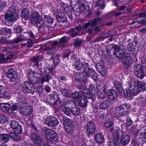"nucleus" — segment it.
<instances>
[{
    "label": "nucleus",
    "instance_id": "obj_1",
    "mask_svg": "<svg viewBox=\"0 0 146 146\" xmlns=\"http://www.w3.org/2000/svg\"><path fill=\"white\" fill-rule=\"evenodd\" d=\"M83 85L81 87L82 90V93L88 99H91L92 101H94L96 99V88L95 86L91 85L90 86L89 90L87 88L86 82H83Z\"/></svg>",
    "mask_w": 146,
    "mask_h": 146
},
{
    "label": "nucleus",
    "instance_id": "obj_2",
    "mask_svg": "<svg viewBox=\"0 0 146 146\" xmlns=\"http://www.w3.org/2000/svg\"><path fill=\"white\" fill-rule=\"evenodd\" d=\"M129 86L135 91L137 93H140L141 90H146V82L142 83L141 81L134 79H130L129 83Z\"/></svg>",
    "mask_w": 146,
    "mask_h": 146
},
{
    "label": "nucleus",
    "instance_id": "obj_3",
    "mask_svg": "<svg viewBox=\"0 0 146 146\" xmlns=\"http://www.w3.org/2000/svg\"><path fill=\"white\" fill-rule=\"evenodd\" d=\"M123 132L122 131H119L116 133L115 137V141L116 144H119L120 143L123 145L128 144L130 140V137L127 135H125L123 136L122 135Z\"/></svg>",
    "mask_w": 146,
    "mask_h": 146
},
{
    "label": "nucleus",
    "instance_id": "obj_4",
    "mask_svg": "<svg viewBox=\"0 0 146 146\" xmlns=\"http://www.w3.org/2000/svg\"><path fill=\"white\" fill-rule=\"evenodd\" d=\"M48 103L52 106H55L54 107L56 111L59 110L61 107L62 102H59L57 105V103L59 101L58 96L56 93H54L49 95L48 96Z\"/></svg>",
    "mask_w": 146,
    "mask_h": 146
},
{
    "label": "nucleus",
    "instance_id": "obj_5",
    "mask_svg": "<svg viewBox=\"0 0 146 146\" xmlns=\"http://www.w3.org/2000/svg\"><path fill=\"white\" fill-rule=\"evenodd\" d=\"M76 68L78 70L83 71L78 73H96L94 69L90 68V66L87 63H85L84 64L78 63L76 64Z\"/></svg>",
    "mask_w": 146,
    "mask_h": 146
},
{
    "label": "nucleus",
    "instance_id": "obj_6",
    "mask_svg": "<svg viewBox=\"0 0 146 146\" xmlns=\"http://www.w3.org/2000/svg\"><path fill=\"white\" fill-rule=\"evenodd\" d=\"M46 136V138L52 142H56L58 138L57 134L54 130L45 128L43 130Z\"/></svg>",
    "mask_w": 146,
    "mask_h": 146
},
{
    "label": "nucleus",
    "instance_id": "obj_7",
    "mask_svg": "<svg viewBox=\"0 0 146 146\" xmlns=\"http://www.w3.org/2000/svg\"><path fill=\"white\" fill-rule=\"evenodd\" d=\"M43 16L44 19L42 25L44 27H49L53 28H55L56 24V22H54V19L49 15H44Z\"/></svg>",
    "mask_w": 146,
    "mask_h": 146
},
{
    "label": "nucleus",
    "instance_id": "obj_8",
    "mask_svg": "<svg viewBox=\"0 0 146 146\" xmlns=\"http://www.w3.org/2000/svg\"><path fill=\"white\" fill-rule=\"evenodd\" d=\"M30 19L33 24L38 25L42 21V17L38 12L35 11L31 13Z\"/></svg>",
    "mask_w": 146,
    "mask_h": 146
},
{
    "label": "nucleus",
    "instance_id": "obj_9",
    "mask_svg": "<svg viewBox=\"0 0 146 146\" xmlns=\"http://www.w3.org/2000/svg\"><path fill=\"white\" fill-rule=\"evenodd\" d=\"M120 58L125 60L124 61L123 65L125 68H128L133 63V61L131 56L130 54L127 52H124V55Z\"/></svg>",
    "mask_w": 146,
    "mask_h": 146
},
{
    "label": "nucleus",
    "instance_id": "obj_10",
    "mask_svg": "<svg viewBox=\"0 0 146 146\" xmlns=\"http://www.w3.org/2000/svg\"><path fill=\"white\" fill-rule=\"evenodd\" d=\"M120 46L113 44V45L112 46L113 51L112 52V54L115 55L117 58H120L124 55L125 52H123L122 51H120L121 48Z\"/></svg>",
    "mask_w": 146,
    "mask_h": 146
},
{
    "label": "nucleus",
    "instance_id": "obj_11",
    "mask_svg": "<svg viewBox=\"0 0 146 146\" xmlns=\"http://www.w3.org/2000/svg\"><path fill=\"white\" fill-rule=\"evenodd\" d=\"M45 122L49 126L53 127L56 126L59 123L58 119L55 117L52 116L48 117Z\"/></svg>",
    "mask_w": 146,
    "mask_h": 146
},
{
    "label": "nucleus",
    "instance_id": "obj_12",
    "mask_svg": "<svg viewBox=\"0 0 146 146\" xmlns=\"http://www.w3.org/2000/svg\"><path fill=\"white\" fill-rule=\"evenodd\" d=\"M32 140L36 146H41L42 144V138L37 134L33 133L31 134Z\"/></svg>",
    "mask_w": 146,
    "mask_h": 146
},
{
    "label": "nucleus",
    "instance_id": "obj_13",
    "mask_svg": "<svg viewBox=\"0 0 146 146\" xmlns=\"http://www.w3.org/2000/svg\"><path fill=\"white\" fill-rule=\"evenodd\" d=\"M32 140L36 146H41L42 144V138L37 134L33 133L31 134Z\"/></svg>",
    "mask_w": 146,
    "mask_h": 146
},
{
    "label": "nucleus",
    "instance_id": "obj_14",
    "mask_svg": "<svg viewBox=\"0 0 146 146\" xmlns=\"http://www.w3.org/2000/svg\"><path fill=\"white\" fill-rule=\"evenodd\" d=\"M96 131V125L94 123L89 121L86 125V133L88 135L93 134Z\"/></svg>",
    "mask_w": 146,
    "mask_h": 146
},
{
    "label": "nucleus",
    "instance_id": "obj_15",
    "mask_svg": "<svg viewBox=\"0 0 146 146\" xmlns=\"http://www.w3.org/2000/svg\"><path fill=\"white\" fill-rule=\"evenodd\" d=\"M19 111L21 114L25 115H30L33 113V110L31 106H26L21 108Z\"/></svg>",
    "mask_w": 146,
    "mask_h": 146
},
{
    "label": "nucleus",
    "instance_id": "obj_16",
    "mask_svg": "<svg viewBox=\"0 0 146 146\" xmlns=\"http://www.w3.org/2000/svg\"><path fill=\"white\" fill-rule=\"evenodd\" d=\"M22 90L25 93H33V90L28 82H25L22 84Z\"/></svg>",
    "mask_w": 146,
    "mask_h": 146
},
{
    "label": "nucleus",
    "instance_id": "obj_17",
    "mask_svg": "<svg viewBox=\"0 0 146 146\" xmlns=\"http://www.w3.org/2000/svg\"><path fill=\"white\" fill-rule=\"evenodd\" d=\"M138 94L137 92H135V91L132 89L130 86H129V88L124 92L125 97L129 99H131L134 96Z\"/></svg>",
    "mask_w": 146,
    "mask_h": 146
},
{
    "label": "nucleus",
    "instance_id": "obj_18",
    "mask_svg": "<svg viewBox=\"0 0 146 146\" xmlns=\"http://www.w3.org/2000/svg\"><path fill=\"white\" fill-rule=\"evenodd\" d=\"M84 74H76L75 75V78L77 80L79 81L80 84L79 85V88H81V87L83 85V82L84 81L86 82V77L85 76H84Z\"/></svg>",
    "mask_w": 146,
    "mask_h": 146
},
{
    "label": "nucleus",
    "instance_id": "obj_19",
    "mask_svg": "<svg viewBox=\"0 0 146 146\" xmlns=\"http://www.w3.org/2000/svg\"><path fill=\"white\" fill-rule=\"evenodd\" d=\"M53 60L54 62V65H52L51 67H50L48 69L49 71L48 73H50L49 72H51L52 71L60 62V57L58 55H56L54 58L53 56Z\"/></svg>",
    "mask_w": 146,
    "mask_h": 146
},
{
    "label": "nucleus",
    "instance_id": "obj_20",
    "mask_svg": "<svg viewBox=\"0 0 146 146\" xmlns=\"http://www.w3.org/2000/svg\"><path fill=\"white\" fill-rule=\"evenodd\" d=\"M56 16V19L59 23H67V18L64 13L61 12L60 13H58Z\"/></svg>",
    "mask_w": 146,
    "mask_h": 146
},
{
    "label": "nucleus",
    "instance_id": "obj_21",
    "mask_svg": "<svg viewBox=\"0 0 146 146\" xmlns=\"http://www.w3.org/2000/svg\"><path fill=\"white\" fill-rule=\"evenodd\" d=\"M70 121L69 119H65L64 121V126L66 132L70 133L73 131L72 125L70 124Z\"/></svg>",
    "mask_w": 146,
    "mask_h": 146
},
{
    "label": "nucleus",
    "instance_id": "obj_22",
    "mask_svg": "<svg viewBox=\"0 0 146 146\" xmlns=\"http://www.w3.org/2000/svg\"><path fill=\"white\" fill-rule=\"evenodd\" d=\"M11 106L7 103H2L0 104V108L3 111L9 113H11V111H10Z\"/></svg>",
    "mask_w": 146,
    "mask_h": 146
},
{
    "label": "nucleus",
    "instance_id": "obj_23",
    "mask_svg": "<svg viewBox=\"0 0 146 146\" xmlns=\"http://www.w3.org/2000/svg\"><path fill=\"white\" fill-rule=\"evenodd\" d=\"M86 2L85 0H82L80 1L79 9L82 13H85L86 11H88L90 9L89 6L86 5Z\"/></svg>",
    "mask_w": 146,
    "mask_h": 146
},
{
    "label": "nucleus",
    "instance_id": "obj_24",
    "mask_svg": "<svg viewBox=\"0 0 146 146\" xmlns=\"http://www.w3.org/2000/svg\"><path fill=\"white\" fill-rule=\"evenodd\" d=\"M35 74H29L28 79L33 84H36L39 80L40 78L35 76Z\"/></svg>",
    "mask_w": 146,
    "mask_h": 146
},
{
    "label": "nucleus",
    "instance_id": "obj_25",
    "mask_svg": "<svg viewBox=\"0 0 146 146\" xmlns=\"http://www.w3.org/2000/svg\"><path fill=\"white\" fill-rule=\"evenodd\" d=\"M95 65L97 70L99 73H105L104 71V68L103 64H102V62L101 61L98 60L96 61Z\"/></svg>",
    "mask_w": 146,
    "mask_h": 146
},
{
    "label": "nucleus",
    "instance_id": "obj_26",
    "mask_svg": "<svg viewBox=\"0 0 146 146\" xmlns=\"http://www.w3.org/2000/svg\"><path fill=\"white\" fill-rule=\"evenodd\" d=\"M10 11L11 12L10 13V21L13 22L17 20L18 18V15L16 12L15 9H12Z\"/></svg>",
    "mask_w": 146,
    "mask_h": 146
},
{
    "label": "nucleus",
    "instance_id": "obj_27",
    "mask_svg": "<svg viewBox=\"0 0 146 146\" xmlns=\"http://www.w3.org/2000/svg\"><path fill=\"white\" fill-rule=\"evenodd\" d=\"M30 12L26 8H23L21 12V17L25 20L29 19Z\"/></svg>",
    "mask_w": 146,
    "mask_h": 146
},
{
    "label": "nucleus",
    "instance_id": "obj_28",
    "mask_svg": "<svg viewBox=\"0 0 146 146\" xmlns=\"http://www.w3.org/2000/svg\"><path fill=\"white\" fill-rule=\"evenodd\" d=\"M107 95L109 96L111 100H113L116 98L117 94L116 92L113 90L110 89L107 93Z\"/></svg>",
    "mask_w": 146,
    "mask_h": 146
},
{
    "label": "nucleus",
    "instance_id": "obj_29",
    "mask_svg": "<svg viewBox=\"0 0 146 146\" xmlns=\"http://www.w3.org/2000/svg\"><path fill=\"white\" fill-rule=\"evenodd\" d=\"M81 98V100L79 101V104L82 107H86L87 105V98L86 96H85L83 94Z\"/></svg>",
    "mask_w": 146,
    "mask_h": 146
},
{
    "label": "nucleus",
    "instance_id": "obj_30",
    "mask_svg": "<svg viewBox=\"0 0 146 146\" xmlns=\"http://www.w3.org/2000/svg\"><path fill=\"white\" fill-rule=\"evenodd\" d=\"M110 102L108 101H102L99 104V108L101 109H106L109 107Z\"/></svg>",
    "mask_w": 146,
    "mask_h": 146
},
{
    "label": "nucleus",
    "instance_id": "obj_31",
    "mask_svg": "<svg viewBox=\"0 0 146 146\" xmlns=\"http://www.w3.org/2000/svg\"><path fill=\"white\" fill-rule=\"evenodd\" d=\"M11 33V29H8L6 27H2L0 29V35H7Z\"/></svg>",
    "mask_w": 146,
    "mask_h": 146
},
{
    "label": "nucleus",
    "instance_id": "obj_32",
    "mask_svg": "<svg viewBox=\"0 0 146 146\" xmlns=\"http://www.w3.org/2000/svg\"><path fill=\"white\" fill-rule=\"evenodd\" d=\"M115 112V116L117 117L126 115V112H123V110L120 107L117 108Z\"/></svg>",
    "mask_w": 146,
    "mask_h": 146
},
{
    "label": "nucleus",
    "instance_id": "obj_33",
    "mask_svg": "<svg viewBox=\"0 0 146 146\" xmlns=\"http://www.w3.org/2000/svg\"><path fill=\"white\" fill-rule=\"evenodd\" d=\"M134 73L135 72L137 73H144L145 70L142 68L141 65L139 64L136 65L134 67Z\"/></svg>",
    "mask_w": 146,
    "mask_h": 146
},
{
    "label": "nucleus",
    "instance_id": "obj_34",
    "mask_svg": "<svg viewBox=\"0 0 146 146\" xmlns=\"http://www.w3.org/2000/svg\"><path fill=\"white\" fill-rule=\"evenodd\" d=\"M9 121L8 117L4 115H1L0 117V122L3 125L7 124Z\"/></svg>",
    "mask_w": 146,
    "mask_h": 146
},
{
    "label": "nucleus",
    "instance_id": "obj_35",
    "mask_svg": "<svg viewBox=\"0 0 146 146\" xmlns=\"http://www.w3.org/2000/svg\"><path fill=\"white\" fill-rule=\"evenodd\" d=\"M95 139L96 141L99 143H102L104 141L103 136L100 133H98L96 135Z\"/></svg>",
    "mask_w": 146,
    "mask_h": 146
},
{
    "label": "nucleus",
    "instance_id": "obj_36",
    "mask_svg": "<svg viewBox=\"0 0 146 146\" xmlns=\"http://www.w3.org/2000/svg\"><path fill=\"white\" fill-rule=\"evenodd\" d=\"M138 43L137 41L135 39L133 40V41L132 42L131 46H130V48L131 49L129 50L130 52H131L132 54H133L134 53L136 49V45Z\"/></svg>",
    "mask_w": 146,
    "mask_h": 146
},
{
    "label": "nucleus",
    "instance_id": "obj_37",
    "mask_svg": "<svg viewBox=\"0 0 146 146\" xmlns=\"http://www.w3.org/2000/svg\"><path fill=\"white\" fill-rule=\"evenodd\" d=\"M17 101L20 102H21L23 104H26L27 102V100L25 97L21 94L19 93L17 96Z\"/></svg>",
    "mask_w": 146,
    "mask_h": 146
},
{
    "label": "nucleus",
    "instance_id": "obj_38",
    "mask_svg": "<svg viewBox=\"0 0 146 146\" xmlns=\"http://www.w3.org/2000/svg\"><path fill=\"white\" fill-rule=\"evenodd\" d=\"M25 38L24 36L21 35L18 36L17 38L13 39L11 41V43L12 44H17L20 42L22 41Z\"/></svg>",
    "mask_w": 146,
    "mask_h": 146
},
{
    "label": "nucleus",
    "instance_id": "obj_39",
    "mask_svg": "<svg viewBox=\"0 0 146 146\" xmlns=\"http://www.w3.org/2000/svg\"><path fill=\"white\" fill-rule=\"evenodd\" d=\"M10 137L12 140L15 141H18L20 139V138L19 135L13 132L10 133L9 134Z\"/></svg>",
    "mask_w": 146,
    "mask_h": 146
},
{
    "label": "nucleus",
    "instance_id": "obj_40",
    "mask_svg": "<svg viewBox=\"0 0 146 146\" xmlns=\"http://www.w3.org/2000/svg\"><path fill=\"white\" fill-rule=\"evenodd\" d=\"M74 105L75 103L72 101L70 100H67L64 102V103L63 104V106L71 108Z\"/></svg>",
    "mask_w": 146,
    "mask_h": 146
},
{
    "label": "nucleus",
    "instance_id": "obj_41",
    "mask_svg": "<svg viewBox=\"0 0 146 146\" xmlns=\"http://www.w3.org/2000/svg\"><path fill=\"white\" fill-rule=\"evenodd\" d=\"M9 138V135L7 134H2L0 135V139L5 143L7 142Z\"/></svg>",
    "mask_w": 146,
    "mask_h": 146
},
{
    "label": "nucleus",
    "instance_id": "obj_42",
    "mask_svg": "<svg viewBox=\"0 0 146 146\" xmlns=\"http://www.w3.org/2000/svg\"><path fill=\"white\" fill-rule=\"evenodd\" d=\"M72 96L74 100L77 101L81 98L82 96L79 92H76L73 93L72 95Z\"/></svg>",
    "mask_w": 146,
    "mask_h": 146
},
{
    "label": "nucleus",
    "instance_id": "obj_43",
    "mask_svg": "<svg viewBox=\"0 0 146 146\" xmlns=\"http://www.w3.org/2000/svg\"><path fill=\"white\" fill-rule=\"evenodd\" d=\"M113 125V123L111 121L108 119H107L106 120L104 126L106 128L109 129Z\"/></svg>",
    "mask_w": 146,
    "mask_h": 146
},
{
    "label": "nucleus",
    "instance_id": "obj_44",
    "mask_svg": "<svg viewBox=\"0 0 146 146\" xmlns=\"http://www.w3.org/2000/svg\"><path fill=\"white\" fill-rule=\"evenodd\" d=\"M114 85L115 88L120 92H121L122 90L121 84L119 82L116 81L114 82Z\"/></svg>",
    "mask_w": 146,
    "mask_h": 146
},
{
    "label": "nucleus",
    "instance_id": "obj_45",
    "mask_svg": "<svg viewBox=\"0 0 146 146\" xmlns=\"http://www.w3.org/2000/svg\"><path fill=\"white\" fill-rule=\"evenodd\" d=\"M62 107L63 108L62 109L63 112L66 115L68 116H70L71 114V110L70 108L64 106Z\"/></svg>",
    "mask_w": 146,
    "mask_h": 146
},
{
    "label": "nucleus",
    "instance_id": "obj_46",
    "mask_svg": "<svg viewBox=\"0 0 146 146\" xmlns=\"http://www.w3.org/2000/svg\"><path fill=\"white\" fill-rule=\"evenodd\" d=\"M6 76L10 78L11 82H13L17 78L16 74H6Z\"/></svg>",
    "mask_w": 146,
    "mask_h": 146
},
{
    "label": "nucleus",
    "instance_id": "obj_47",
    "mask_svg": "<svg viewBox=\"0 0 146 146\" xmlns=\"http://www.w3.org/2000/svg\"><path fill=\"white\" fill-rule=\"evenodd\" d=\"M100 87V86H99L97 87L98 90H98L97 92V95H98L99 98H103L104 96V94L106 92L105 89V88L104 89L103 92L102 93V90H101L100 89H99Z\"/></svg>",
    "mask_w": 146,
    "mask_h": 146
},
{
    "label": "nucleus",
    "instance_id": "obj_48",
    "mask_svg": "<svg viewBox=\"0 0 146 146\" xmlns=\"http://www.w3.org/2000/svg\"><path fill=\"white\" fill-rule=\"evenodd\" d=\"M76 31L74 28H72L69 29V34L72 37H74L78 35V33Z\"/></svg>",
    "mask_w": 146,
    "mask_h": 146
},
{
    "label": "nucleus",
    "instance_id": "obj_49",
    "mask_svg": "<svg viewBox=\"0 0 146 146\" xmlns=\"http://www.w3.org/2000/svg\"><path fill=\"white\" fill-rule=\"evenodd\" d=\"M121 109H122L123 112H126V115L129 110V106L126 104H121L119 107Z\"/></svg>",
    "mask_w": 146,
    "mask_h": 146
},
{
    "label": "nucleus",
    "instance_id": "obj_50",
    "mask_svg": "<svg viewBox=\"0 0 146 146\" xmlns=\"http://www.w3.org/2000/svg\"><path fill=\"white\" fill-rule=\"evenodd\" d=\"M71 112L74 115H79L80 113V109L77 107H74L72 109Z\"/></svg>",
    "mask_w": 146,
    "mask_h": 146
},
{
    "label": "nucleus",
    "instance_id": "obj_51",
    "mask_svg": "<svg viewBox=\"0 0 146 146\" xmlns=\"http://www.w3.org/2000/svg\"><path fill=\"white\" fill-rule=\"evenodd\" d=\"M115 12V11H113L109 13V16L111 17H112L115 16V17H117L122 14H123V12L121 13V12L119 11L118 12L114 13Z\"/></svg>",
    "mask_w": 146,
    "mask_h": 146
},
{
    "label": "nucleus",
    "instance_id": "obj_52",
    "mask_svg": "<svg viewBox=\"0 0 146 146\" xmlns=\"http://www.w3.org/2000/svg\"><path fill=\"white\" fill-rule=\"evenodd\" d=\"M101 18L98 17L93 20L91 23V27L92 28L97 25L98 22L99 21Z\"/></svg>",
    "mask_w": 146,
    "mask_h": 146
},
{
    "label": "nucleus",
    "instance_id": "obj_53",
    "mask_svg": "<svg viewBox=\"0 0 146 146\" xmlns=\"http://www.w3.org/2000/svg\"><path fill=\"white\" fill-rule=\"evenodd\" d=\"M82 42V40L77 37L74 40V46L76 47L80 46Z\"/></svg>",
    "mask_w": 146,
    "mask_h": 146
},
{
    "label": "nucleus",
    "instance_id": "obj_54",
    "mask_svg": "<svg viewBox=\"0 0 146 146\" xmlns=\"http://www.w3.org/2000/svg\"><path fill=\"white\" fill-rule=\"evenodd\" d=\"M60 91L61 94L67 98L70 96L69 93L66 89L60 88Z\"/></svg>",
    "mask_w": 146,
    "mask_h": 146
},
{
    "label": "nucleus",
    "instance_id": "obj_55",
    "mask_svg": "<svg viewBox=\"0 0 146 146\" xmlns=\"http://www.w3.org/2000/svg\"><path fill=\"white\" fill-rule=\"evenodd\" d=\"M13 31L15 33H20L23 31L22 27L19 26H17L15 28H13Z\"/></svg>",
    "mask_w": 146,
    "mask_h": 146
},
{
    "label": "nucleus",
    "instance_id": "obj_56",
    "mask_svg": "<svg viewBox=\"0 0 146 146\" xmlns=\"http://www.w3.org/2000/svg\"><path fill=\"white\" fill-rule=\"evenodd\" d=\"M68 40L67 36H64L59 40V43L60 44H63L66 43Z\"/></svg>",
    "mask_w": 146,
    "mask_h": 146
},
{
    "label": "nucleus",
    "instance_id": "obj_57",
    "mask_svg": "<svg viewBox=\"0 0 146 146\" xmlns=\"http://www.w3.org/2000/svg\"><path fill=\"white\" fill-rule=\"evenodd\" d=\"M11 127L13 129H14L17 126L19 125L18 121L15 120H12L11 121L10 124Z\"/></svg>",
    "mask_w": 146,
    "mask_h": 146
},
{
    "label": "nucleus",
    "instance_id": "obj_58",
    "mask_svg": "<svg viewBox=\"0 0 146 146\" xmlns=\"http://www.w3.org/2000/svg\"><path fill=\"white\" fill-rule=\"evenodd\" d=\"M13 131L15 133L17 134H20L22 132V130L21 126L19 124L18 125Z\"/></svg>",
    "mask_w": 146,
    "mask_h": 146
},
{
    "label": "nucleus",
    "instance_id": "obj_59",
    "mask_svg": "<svg viewBox=\"0 0 146 146\" xmlns=\"http://www.w3.org/2000/svg\"><path fill=\"white\" fill-rule=\"evenodd\" d=\"M46 64L48 67H51L52 65H54L52 56L50 58L47 60V61L46 63Z\"/></svg>",
    "mask_w": 146,
    "mask_h": 146
},
{
    "label": "nucleus",
    "instance_id": "obj_60",
    "mask_svg": "<svg viewBox=\"0 0 146 146\" xmlns=\"http://www.w3.org/2000/svg\"><path fill=\"white\" fill-rule=\"evenodd\" d=\"M67 13L68 17L72 21L73 20V12L71 10L68 9L67 11H66Z\"/></svg>",
    "mask_w": 146,
    "mask_h": 146
},
{
    "label": "nucleus",
    "instance_id": "obj_61",
    "mask_svg": "<svg viewBox=\"0 0 146 146\" xmlns=\"http://www.w3.org/2000/svg\"><path fill=\"white\" fill-rule=\"evenodd\" d=\"M51 78L50 76L49 75H46L45 76L41 79V84H43L45 81L47 82L49 81Z\"/></svg>",
    "mask_w": 146,
    "mask_h": 146
},
{
    "label": "nucleus",
    "instance_id": "obj_62",
    "mask_svg": "<svg viewBox=\"0 0 146 146\" xmlns=\"http://www.w3.org/2000/svg\"><path fill=\"white\" fill-rule=\"evenodd\" d=\"M139 137L145 142L146 141V129L144 130L143 132L142 133L139 134Z\"/></svg>",
    "mask_w": 146,
    "mask_h": 146
},
{
    "label": "nucleus",
    "instance_id": "obj_63",
    "mask_svg": "<svg viewBox=\"0 0 146 146\" xmlns=\"http://www.w3.org/2000/svg\"><path fill=\"white\" fill-rule=\"evenodd\" d=\"M30 59L31 62L33 63L35 65H37L38 64V62L36 56L31 57Z\"/></svg>",
    "mask_w": 146,
    "mask_h": 146
},
{
    "label": "nucleus",
    "instance_id": "obj_64",
    "mask_svg": "<svg viewBox=\"0 0 146 146\" xmlns=\"http://www.w3.org/2000/svg\"><path fill=\"white\" fill-rule=\"evenodd\" d=\"M141 62L143 68H144L145 71L146 69V57L143 58L141 59Z\"/></svg>",
    "mask_w": 146,
    "mask_h": 146
}]
</instances>
